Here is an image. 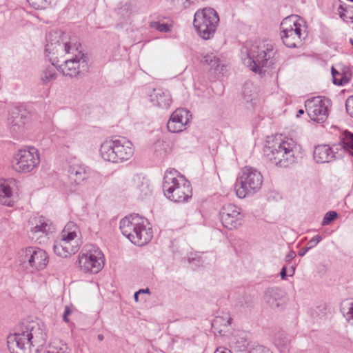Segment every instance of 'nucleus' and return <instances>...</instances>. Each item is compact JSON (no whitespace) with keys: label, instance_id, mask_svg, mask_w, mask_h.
<instances>
[{"label":"nucleus","instance_id":"4468645a","mask_svg":"<svg viewBox=\"0 0 353 353\" xmlns=\"http://www.w3.org/2000/svg\"><path fill=\"white\" fill-rule=\"evenodd\" d=\"M78 46H81V45L77 42L61 43L59 40L49 41L48 37L45 52L49 61L56 65L59 61V57H62L65 54L74 53L73 51H78Z\"/></svg>","mask_w":353,"mask_h":353},{"label":"nucleus","instance_id":"e433bc0d","mask_svg":"<svg viewBox=\"0 0 353 353\" xmlns=\"http://www.w3.org/2000/svg\"><path fill=\"white\" fill-rule=\"evenodd\" d=\"M150 27L154 28L161 32H170L171 28L170 26L165 23H161L159 21H152L150 23Z\"/></svg>","mask_w":353,"mask_h":353},{"label":"nucleus","instance_id":"3c124183","mask_svg":"<svg viewBox=\"0 0 353 353\" xmlns=\"http://www.w3.org/2000/svg\"><path fill=\"white\" fill-rule=\"evenodd\" d=\"M140 294V293L137 291L134 293V301L136 302H138L139 301V295Z\"/></svg>","mask_w":353,"mask_h":353},{"label":"nucleus","instance_id":"20e7f679","mask_svg":"<svg viewBox=\"0 0 353 353\" xmlns=\"http://www.w3.org/2000/svg\"><path fill=\"white\" fill-rule=\"evenodd\" d=\"M299 145L290 138L275 142L272 146H265L263 152L267 160L280 168H288L296 161Z\"/></svg>","mask_w":353,"mask_h":353},{"label":"nucleus","instance_id":"f257e3e1","mask_svg":"<svg viewBox=\"0 0 353 353\" xmlns=\"http://www.w3.org/2000/svg\"><path fill=\"white\" fill-rule=\"evenodd\" d=\"M46 332L34 321L28 322L8 336V347L11 353H33L46 343Z\"/></svg>","mask_w":353,"mask_h":353},{"label":"nucleus","instance_id":"aec40b11","mask_svg":"<svg viewBox=\"0 0 353 353\" xmlns=\"http://www.w3.org/2000/svg\"><path fill=\"white\" fill-rule=\"evenodd\" d=\"M339 153V145H319L314 148L313 157L317 163H329L341 157Z\"/></svg>","mask_w":353,"mask_h":353},{"label":"nucleus","instance_id":"473e14b6","mask_svg":"<svg viewBox=\"0 0 353 353\" xmlns=\"http://www.w3.org/2000/svg\"><path fill=\"white\" fill-rule=\"evenodd\" d=\"M201 62L210 65L212 68H214L215 70H219L220 60L213 53L202 54L201 58Z\"/></svg>","mask_w":353,"mask_h":353},{"label":"nucleus","instance_id":"412c9836","mask_svg":"<svg viewBox=\"0 0 353 353\" xmlns=\"http://www.w3.org/2000/svg\"><path fill=\"white\" fill-rule=\"evenodd\" d=\"M265 302L273 309L282 308L288 301L285 291L279 288H270L264 294Z\"/></svg>","mask_w":353,"mask_h":353},{"label":"nucleus","instance_id":"f3484780","mask_svg":"<svg viewBox=\"0 0 353 353\" xmlns=\"http://www.w3.org/2000/svg\"><path fill=\"white\" fill-rule=\"evenodd\" d=\"M67 173L71 188L75 190L90 176L92 170L81 163H72L68 165Z\"/></svg>","mask_w":353,"mask_h":353},{"label":"nucleus","instance_id":"bb28decb","mask_svg":"<svg viewBox=\"0 0 353 353\" xmlns=\"http://www.w3.org/2000/svg\"><path fill=\"white\" fill-rule=\"evenodd\" d=\"M25 120L26 117L20 112L19 109L13 110L8 117V123L12 132L17 133L20 131L23 128Z\"/></svg>","mask_w":353,"mask_h":353},{"label":"nucleus","instance_id":"72a5a7b5","mask_svg":"<svg viewBox=\"0 0 353 353\" xmlns=\"http://www.w3.org/2000/svg\"><path fill=\"white\" fill-rule=\"evenodd\" d=\"M331 72L333 79V83L338 85H344L350 81L345 74L338 72L334 67H332Z\"/></svg>","mask_w":353,"mask_h":353},{"label":"nucleus","instance_id":"f8f14e48","mask_svg":"<svg viewBox=\"0 0 353 353\" xmlns=\"http://www.w3.org/2000/svg\"><path fill=\"white\" fill-rule=\"evenodd\" d=\"M301 24L294 17L284 19L281 23V38L285 46L296 48L301 43Z\"/></svg>","mask_w":353,"mask_h":353},{"label":"nucleus","instance_id":"8fccbe9b","mask_svg":"<svg viewBox=\"0 0 353 353\" xmlns=\"http://www.w3.org/2000/svg\"><path fill=\"white\" fill-rule=\"evenodd\" d=\"M140 294H145V293H147V294H150V290L148 288H146V289H141L138 291Z\"/></svg>","mask_w":353,"mask_h":353},{"label":"nucleus","instance_id":"393cba45","mask_svg":"<svg viewBox=\"0 0 353 353\" xmlns=\"http://www.w3.org/2000/svg\"><path fill=\"white\" fill-rule=\"evenodd\" d=\"M134 149L131 141L125 138L117 139V152L119 163L130 159L134 154Z\"/></svg>","mask_w":353,"mask_h":353},{"label":"nucleus","instance_id":"9b49d317","mask_svg":"<svg viewBox=\"0 0 353 353\" xmlns=\"http://www.w3.org/2000/svg\"><path fill=\"white\" fill-rule=\"evenodd\" d=\"M79 265L84 272L97 274L104 266L105 258L99 248L92 246L79 256Z\"/></svg>","mask_w":353,"mask_h":353},{"label":"nucleus","instance_id":"cd10ccee","mask_svg":"<svg viewBox=\"0 0 353 353\" xmlns=\"http://www.w3.org/2000/svg\"><path fill=\"white\" fill-rule=\"evenodd\" d=\"M232 347L238 352H243L252 348L254 345L250 346V341L248 334L242 332L239 336H235L231 341Z\"/></svg>","mask_w":353,"mask_h":353},{"label":"nucleus","instance_id":"9d476101","mask_svg":"<svg viewBox=\"0 0 353 353\" xmlns=\"http://www.w3.org/2000/svg\"><path fill=\"white\" fill-rule=\"evenodd\" d=\"M40 161L38 150L34 148L29 150H19L13 157L12 167L18 172L26 173L31 172Z\"/></svg>","mask_w":353,"mask_h":353},{"label":"nucleus","instance_id":"58836bf2","mask_svg":"<svg viewBox=\"0 0 353 353\" xmlns=\"http://www.w3.org/2000/svg\"><path fill=\"white\" fill-rule=\"evenodd\" d=\"M248 353H272V352L267 347L256 345L250 348Z\"/></svg>","mask_w":353,"mask_h":353},{"label":"nucleus","instance_id":"6e6d98bb","mask_svg":"<svg viewBox=\"0 0 353 353\" xmlns=\"http://www.w3.org/2000/svg\"><path fill=\"white\" fill-rule=\"evenodd\" d=\"M350 41L352 43V45L353 46V39H350Z\"/></svg>","mask_w":353,"mask_h":353},{"label":"nucleus","instance_id":"4d7b16f0","mask_svg":"<svg viewBox=\"0 0 353 353\" xmlns=\"http://www.w3.org/2000/svg\"><path fill=\"white\" fill-rule=\"evenodd\" d=\"M352 212H353V210H352Z\"/></svg>","mask_w":353,"mask_h":353},{"label":"nucleus","instance_id":"ea45409f","mask_svg":"<svg viewBox=\"0 0 353 353\" xmlns=\"http://www.w3.org/2000/svg\"><path fill=\"white\" fill-rule=\"evenodd\" d=\"M175 5L181 8H188L193 3L194 0H172Z\"/></svg>","mask_w":353,"mask_h":353},{"label":"nucleus","instance_id":"b1692460","mask_svg":"<svg viewBox=\"0 0 353 353\" xmlns=\"http://www.w3.org/2000/svg\"><path fill=\"white\" fill-rule=\"evenodd\" d=\"M15 181L12 180L0 181V202L7 206H12L14 203L13 187Z\"/></svg>","mask_w":353,"mask_h":353},{"label":"nucleus","instance_id":"4be33fe9","mask_svg":"<svg viewBox=\"0 0 353 353\" xmlns=\"http://www.w3.org/2000/svg\"><path fill=\"white\" fill-rule=\"evenodd\" d=\"M101 158L106 161L119 163L117 152V139H106L100 147Z\"/></svg>","mask_w":353,"mask_h":353},{"label":"nucleus","instance_id":"864d4df0","mask_svg":"<svg viewBox=\"0 0 353 353\" xmlns=\"http://www.w3.org/2000/svg\"><path fill=\"white\" fill-rule=\"evenodd\" d=\"M303 113H304V110L301 109L299 110L297 116L299 117L301 114H303Z\"/></svg>","mask_w":353,"mask_h":353},{"label":"nucleus","instance_id":"09e8293b","mask_svg":"<svg viewBox=\"0 0 353 353\" xmlns=\"http://www.w3.org/2000/svg\"><path fill=\"white\" fill-rule=\"evenodd\" d=\"M214 353H232L230 350L222 349L221 347L217 348Z\"/></svg>","mask_w":353,"mask_h":353},{"label":"nucleus","instance_id":"a211bd4d","mask_svg":"<svg viewBox=\"0 0 353 353\" xmlns=\"http://www.w3.org/2000/svg\"><path fill=\"white\" fill-rule=\"evenodd\" d=\"M191 114L185 109H176L171 114L167 123L168 130L172 133H178L185 129L190 122Z\"/></svg>","mask_w":353,"mask_h":353},{"label":"nucleus","instance_id":"49530a36","mask_svg":"<svg viewBox=\"0 0 353 353\" xmlns=\"http://www.w3.org/2000/svg\"><path fill=\"white\" fill-rule=\"evenodd\" d=\"M309 250H310V248L309 246L307 245L305 247H303L299 250L298 254L300 256H303Z\"/></svg>","mask_w":353,"mask_h":353},{"label":"nucleus","instance_id":"a18cd8bd","mask_svg":"<svg viewBox=\"0 0 353 353\" xmlns=\"http://www.w3.org/2000/svg\"><path fill=\"white\" fill-rule=\"evenodd\" d=\"M296 256V253L295 252L292 251V250H290L288 254L286 255L285 256V261L287 262H290V261H292L294 257Z\"/></svg>","mask_w":353,"mask_h":353},{"label":"nucleus","instance_id":"423d86ee","mask_svg":"<svg viewBox=\"0 0 353 353\" xmlns=\"http://www.w3.org/2000/svg\"><path fill=\"white\" fill-rule=\"evenodd\" d=\"M80 236L78 225L73 221H69L63 229L60 237L54 241V253L62 258L74 254L79 250V243L76 239Z\"/></svg>","mask_w":353,"mask_h":353},{"label":"nucleus","instance_id":"6e6552de","mask_svg":"<svg viewBox=\"0 0 353 353\" xmlns=\"http://www.w3.org/2000/svg\"><path fill=\"white\" fill-rule=\"evenodd\" d=\"M219 21L216 12L213 8H205L196 12L193 25L199 36L207 40L214 36Z\"/></svg>","mask_w":353,"mask_h":353},{"label":"nucleus","instance_id":"a878e982","mask_svg":"<svg viewBox=\"0 0 353 353\" xmlns=\"http://www.w3.org/2000/svg\"><path fill=\"white\" fill-rule=\"evenodd\" d=\"M133 181L134 188L141 197L144 198L151 194L152 186L146 177L137 174L134 176Z\"/></svg>","mask_w":353,"mask_h":353},{"label":"nucleus","instance_id":"dca6fc26","mask_svg":"<svg viewBox=\"0 0 353 353\" xmlns=\"http://www.w3.org/2000/svg\"><path fill=\"white\" fill-rule=\"evenodd\" d=\"M220 220L223 225L229 229H236L241 225L243 215L241 209L234 204L223 205L219 212Z\"/></svg>","mask_w":353,"mask_h":353},{"label":"nucleus","instance_id":"c756f323","mask_svg":"<svg viewBox=\"0 0 353 353\" xmlns=\"http://www.w3.org/2000/svg\"><path fill=\"white\" fill-rule=\"evenodd\" d=\"M56 65H51L45 67L40 73V80L43 85H48L57 78Z\"/></svg>","mask_w":353,"mask_h":353},{"label":"nucleus","instance_id":"ddd939ff","mask_svg":"<svg viewBox=\"0 0 353 353\" xmlns=\"http://www.w3.org/2000/svg\"><path fill=\"white\" fill-rule=\"evenodd\" d=\"M330 101L325 97L318 96L305 101V108L309 117L318 123L324 122L327 117Z\"/></svg>","mask_w":353,"mask_h":353},{"label":"nucleus","instance_id":"2eb2a0df","mask_svg":"<svg viewBox=\"0 0 353 353\" xmlns=\"http://www.w3.org/2000/svg\"><path fill=\"white\" fill-rule=\"evenodd\" d=\"M74 56L65 60L61 69L63 75L70 77H76L88 69L87 57L78 49L73 51Z\"/></svg>","mask_w":353,"mask_h":353},{"label":"nucleus","instance_id":"1a4fd4ad","mask_svg":"<svg viewBox=\"0 0 353 353\" xmlns=\"http://www.w3.org/2000/svg\"><path fill=\"white\" fill-rule=\"evenodd\" d=\"M21 265L30 272L43 270L48 263V255L43 249L30 246L21 249L18 254Z\"/></svg>","mask_w":353,"mask_h":353},{"label":"nucleus","instance_id":"de8ad7c7","mask_svg":"<svg viewBox=\"0 0 353 353\" xmlns=\"http://www.w3.org/2000/svg\"><path fill=\"white\" fill-rule=\"evenodd\" d=\"M280 276H281V278L283 280H285L286 279V276H287V268H286L285 266H283L281 268V272H280Z\"/></svg>","mask_w":353,"mask_h":353},{"label":"nucleus","instance_id":"39448f33","mask_svg":"<svg viewBox=\"0 0 353 353\" xmlns=\"http://www.w3.org/2000/svg\"><path fill=\"white\" fill-rule=\"evenodd\" d=\"M162 189L165 196L175 203L185 202L192 197L190 181L174 169L165 172Z\"/></svg>","mask_w":353,"mask_h":353},{"label":"nucleus","instance_id":"603ef678","mask_svg":"<svg viewBox=\"0 0 353 353\" xmlns=\"http://www.w3.org/2000/svg\"><path fill=\"white\" fill-rule=\"evenodd\" d=\"M294 271H295V268H294V267H292V268H291V269L290 270V271H289V274H288V275H289L290 276H293V275H294Z\"/></svg>","mask_w":353,"mask_h":353},{"label":"nucleus","instance_id":"c03bdc74","mask_svg":"<svg viewBox=\"0 0 353 353\" xmlns=\"http://www.w3.org/2000/svg\"><path fill=\"white\" fill-rule=\"evenodd\" d=\"M48 353H70L68 347L65 345H63L59 349L54 348L51 350H49Z\"/></svg>","mask_w":353,"mask_h":353},{"label":"nucleus","instance_id":"5701e85b","mask_svg":"<svg viewBox=\"0 0 353 353\" xmlns=\"http://www.w3.org/2000/svg\"><path fill=\"white\" fill-rule=\"evenodd\" d=\"M150 102L155 106L163 109L170 108L172 103V98L170 92L161 88L153 89L149 95Z\"/></svg>","mask_w":353,"mask_h":353},{"label":"nucleus","instance_id":"c85d7f7f","mask_svg":"<svg viewBox=\"0 0 353 353\" xmlns=\"http://www.w3.org/2000/svg\"><path fill=\"white\" fill-rule=\"evenodd\" d=\"M337 145H339V150H343L353 155V133L345 130L343 133L340 142Z\"/></svg>","mask_w":353,"mask_h":353},{"label":"nucleus","instance_id":"6ab92c4d","mask_svg":"<svg viewBox=\"0 0 353 353\" xmlns=\"http://www.w3.org/2000/svg\"><path fill=\"white\" fill-rule=\"evenodd\" d=\"M30 223L32 225L30 228L31 237L37 241L43 234L47 236L54 232L55 227L47 218L44 216L34 217Z\"/></svg>","mask_w":353,"mask_h":353},{"label":"nucleus","instance_id":"5fc2aeb1","mask_svg":"<svg viewBox=\"0 0 353 353\" xmlns=\"http://www.w3.org/2000/svg\"><path fill=\"white\" fill-rule=\"evenodd\" d=\"M97 338L99 341H103L104 337L102 334H99Z\"/></svg>","mask_w":353,"mask_h":353},{"label":"nucleus","instance_id":"2f4dec72","mask_svg":"<svg viewBox=\"0 0 353 353\" xmlns=\"http://www.w3.org/2000/svg\"><path fill=\"white\" fill-rule=\"evenodd\" d=\"M341 312L347 321H353V299H347L342 302Z\"/></svg>","mask_w":353,"mask_h":353},{"label":"nucleus","instance_id":"0eeeda50","mask_svg":"<svg viewBox=\"0 0 353 353\" xmlns=\"http://www.w3.org/2000/svg\"><path fill=\"white\" fill-rule=\"evenodd\" d=\"M263 176L259 171L245 166L234 184L236 196L243 199L257 192L261 188Z\"/></svg>","mask_w":353,"mask_h":353},{"label":"nucleus","instance_id":"c9c22d12","mask_svg":"<svg viewBox=\"0 0 353 353\" xmlns=\"http://www.w3.org/2000/svg\"><path fill=\"white\" fill-rule=\"evenodd\" d=\"M30 4L40 9L56 6L59 0H26Z\"/></svg>","mask_w":353,"mask_h":353},{"label":"nucleus","instance_id":"a19ab883","mask_svg":"<svg viewBox=\"0 0 353 353\" xmlns=\"http://www.w3.org/2000/svg\"><path fill=\"white\" fill-rule=\"evenodd\" d=\"M321 240V236L316 235L307 242V245L309 246L310 249H312L314 248Z\"/></svg>","mask_w":353,"mask_h":353},{"label":"nucleus","instance_id":"4c0bfd02","mask_svg":"<svg viewBox=\"0 0 353 353\" xmlns=\"http://www.w3.org/2000/svg\"><path fill=\"white\" fill-rule=\"evenodd\" d=\"M338 216V214L335 211H330L327 212L323 219L321 225L323 226L328 225L334 221Z\"/></svg>","mask_w":353,"mask_h":353},{"label":"nucleus","instance_id":"79ce46f5","mask_svg":"<svg viewBox=\"0 0 353 353\" xmlns=\"http://www.w3.org/2000/svg\"><path fill=\"white\" fill-rule=\"evenodd\" d=\"M345 108L348 114L353 117V97L346 101Z\"/></svg>","mask_w":353,"mask_h":353},{"label":"nucleus","instance_id":"f704fd0d","mask_svg":"<svg viewBox=\"0 0 353 353\" xmlns=\"http://www.w3.org/2000/svg\"><path fill=\"white\" fill-rule=\"evenodd\" d=\"M243 95L245 101L247 103H251L252 104H255L254 101L256 99V94L253 90V88L252 84L245 83L243 88Z\"/></svg>","mask_w":353,"mask_h":353},{"label":"nucleus","instance_id":"f03ea898","mask_svg":"<svg viewBox=\"0 0 353 353\" xmlns=\"http://www.w3.org/2000/svg\"><path fill=\"white\" fill-rule=\"evenodd\" d=\"M241 54L243 64L256 73H261L263 68H274L279 60L277 50L272 44L267 42H247L242 48Z\"/></svg>","mask_w":353,"mask_h":353},{"label":"nucleus","instance_id":"7c9ffc66","mask_svg":"<svg viewBox=\"0 0 353 353\" xmlns=\"http://www.w3.org/2000/svg\"><path fill=\"white\" fill-rule=\"evenodd\" d=\"M340 17L345 22L353 23V6L343 3L338 9Z\"/></svg>","mask_w":353,"mask_h":353},{"label":"nucleus","instance_id":"7ed1b4c3","mask_svg":"<svg viewBox=\"0 0 353 353\" xmlns=\"http://www.w3.org/2000/svg\"><path fill=\"white\" fill-rule=\"evenodd\" d=\"M119 228L123 236L138 246L147 244L153 236L150 223L139 214L125 216L120 221Z\"/></svg>","mask_w":353,"mask_h":353},{"label":"nucleus","instance_id":"37998d69","mask_svg":"<svg viewBox=\"0 0 353 353\" xmlns=\"http://www.w3.org/2000/svg\"><path fill=\"white\" fill-rule=\"evenodd\" d=\"M72 310H71L70 306H68V305L65 306L64 312H63V320L65 323H68L69 322L68 316L72 314Z\"/></svg>","mask_w":353,"mask_h":353}]
</instances>
